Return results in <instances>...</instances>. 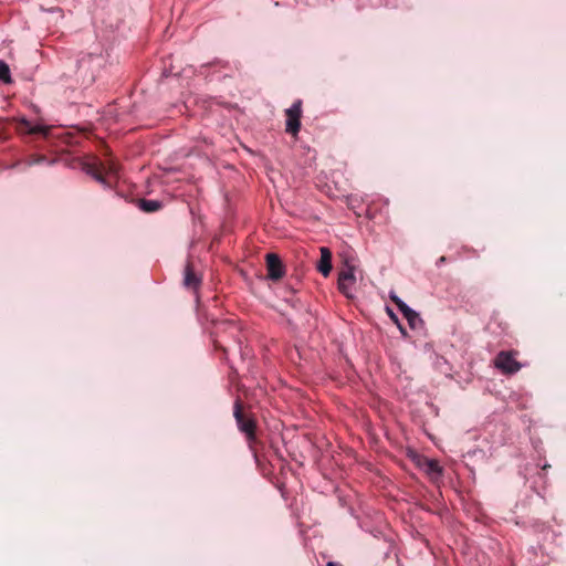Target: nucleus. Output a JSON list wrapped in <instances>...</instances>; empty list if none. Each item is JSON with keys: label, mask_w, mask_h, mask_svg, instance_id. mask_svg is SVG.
Segmentation results:
<instances>
[{"label": "nucleus", "mask_w": 566, "mask_h": 566, "mask_svg": "<svg viewBox=\"0 0 566 566\" xmlns=\"http://www.w3.org/2000/svg\"><path fill=\"white\" fill-rule=\"evenodd\" d=\"M358 268L354 258H346L338 271V290L347 298H354L357 291Z\"/></svg>", "instance_id": "f257e3e1"}, {"label": "nucleus", "mask_w": 566, "mask_h": 566, "mask_svg": "<svg viewBox=\"0 0 566 566\" xmlns=\"http://www.w3.org/2000/svg\"><path fill=\"white\" fill-rule=\"evenodd\" d=\"M515 352H500L494 359L495 368L505 375L516 374L523 365L515 359Z\"/></svg>", "instance_id": "f03ea898"}, {"label": "nucleus", "mask_w": 566, "mask_h": 566, "mask_svg": "<svg viewBox=\"0 0 566 566\" xmlns=\"http://www.w3.org/2000/svg\"><path fill=\"white\" fill-rule=\"evenodd\" d=\"M233 416L235 418L238 428L243 432L249 441L255 439V421L252 418H245L242 411V403L240 400L234 402Z\"/></svg>", "instance_id": "7ed1b4c3"}, {"label": "nucleus", "mask_w": 566, "mask_h": 566, "mask_svg": "<svg viewBox=\"0 0 566 566\" xmlns=\"http://www.w3.org/2000/svg\"><path fill=\"white\" fill-rule=\"evenodd\" d=\"M285 130L289 134L297 135L301 128L302 101H295L291 107L285 111Z\"/></svg>", "instance_id": "20e7f679"}, {"label": "nucleus", "mask_w": 566, "mask_h": 566, "mask_svg": "<svg viewBox=\"0 0 566 566\" xmlns=\"http://www.w3.org/2000/svg\"><path fill=\"white\" fill-rule=\"evenodd\" d=\"M266 269H268V277L277 281L283 277L285 271L283 263L279 255L274 253L266 254Z\"/></svg>", "instance_id": "39448f33"}, {"label": "nucleus", "mask_w": 566, "mask_h": 566, "mask_svg": "<svg viewBox=\"0 0 566 566\" xmlns=\"http://www.w3.org/2000/svg\"><path fill=\"white\" fill-rule=\"evenodd\" d=\"M321 252V259L317 263V270L322 273L325 277L329 275L332 271V252L328 248L322 247L319 249Z\"/></svg>", "instance_id": "423d86ee"}, {"label": "nucleus", "mask_w": 566, "mask_h": 566, "mask_svg": "<svg viewBox=\"0 0 566 566\" xmlns=\"http://www.w3.org/2000/svg\"><path fill=\"white\" fill-rule=\"evenodd\" d=\"M87 175L92 176L96 181L106 185L104 174H106V167L103 164H87L84 167Z\"/></svg>", "instance_id": "0eeeda50"}, {"label": "nucleus", "mask_w": 566, "mask_h": 566, "mask_svg": "<svg viewBox=\"0 0 566 566\" xmlns=\"http://www.w3.org/2000/svg\"><path fill=\"white\" fill-rule=\"evenodd\" d=\"M420 465L432 479H438L442 475V468L437 460L424 459Z\"/></svg>", "instance_id": "6e6552de"}, {"label": "nucleus", "mask_w": 566, "mask_h": 566, "mask_svg": "<svg viewBox=\"0 0 566 566\" xmlns=\"http://www.w3.org/2000/svg\"><path fill=\"white\" fill-rule=\"evenodd\" d=\"M184 284L191 289H197L200 284V279L195 274L190 264L186 266Z\"/></svg>", "instance_id": "1a4fd4ad"}, {"label": "nucleus", "mask_w": 566, "mask_h": 566, "mask_svg": "<svg viewBox=\"0 0 566 566\" xmlns=\"http://www.w3.org/2000/svg\"><path fill=\"white\" fill-rule=\"evenodd\" d=\"M138 207L145 212H155L161 207V203L158 200L140 199Z\"/></svg>", "instance_id": "9d476101"}, {"label": "nucleus", "mask_w": 566, "mask_h": 566, "mask_svg": "<svg viewBox=\"0 0 566 566\" xmlns=\"http://www.w3.org/2000/svg\"><path fill=\"white\" fill-rule=\"evenodd\" d=\"M22 123L25 125L28 133L30 134H42L48 135L50 127L44 125H31L28 120L23 119Z\"/></svg>", "instance_id": "9b49d317"}, {"label": "nucleus", "mask_w": 566, "mask_h": 566, "mask_svg": "<svg viewBox=\"0 0 566 566\" xmlns=\"http://www.w3.org/2000/svg\"><path fill=\"white\" fill-rule=\"evenodd\" d=\"M402 315L408 321L411 328H415L419 323L422 322L419 314L411 307L408 311H406Z\"/></svg>", "instance_id": "f8f14e48"}, {"label": "nucleus", "mask_w": 566, "mask_h": 566, "mask_svg": "<svg viewBox=\"0 0 566 566\" xmlns=\"http://www.w3.org/2000/svg\"><path fill=\"white\" fill-rule=\"evenodd\" d=\"M0 81H2L3 83L6 84H9L12 82L11 80V73H10V67L9 65L0 60Z\"/></svg>", "instance_id": "ddd939ff"}, {"label": "nucleus", "mask_w": 566, "mask_h": 566, "mask_svg": "<svg viewBox=\"0 0 566 566\" xmlns=\"http://www.w3.org/2000/svg\"><path fill=\"white\" fill-rule=\"evenodd\" d=\"M390 300L396 304V306L399 308V311L403 314L406 311H408L410 307L396 294H390Z\"/></svg>", "instance_id": "4468645a"}, {"label": "nucleus", "mask_w": 566, "mask_h": 566, "mask_svg": "<svg viewBox=\"0 0 566 566\" xmlns=\"http://www.w3.org/2000/svg\"><path fill=\"white\" fill-rule=\"evenodd\" d=\"M390 300L396 304V306L399 308V311L403 314L406 311H408L410 307L396 294H390Z\"/></svg>", "instance_id": "2eb2a0df"}, {"label": "nucleus", "mask_w": 566, "mask_h": 566, "mask_svg": "<svg viewBox=\"0 0 566 566\" xmlns=\"http://www.w3.org/2000/svg\"><path fill=\"white\" fill-rule=\"evenodd\" d=\"M327 566H340V565H338V564H336V563H334V562H328V563H327Z\"/></svg>", "instance_id": "dca6fc26"}, {"label": "nucleus", "mask_w": 566, "mask_h": 566, "mask_svg": "<svg viewBox=\"0 0 566 566\" xmlns=\"http://www.w3.org/2000/svg\"><path fill=\"white\" fill-rule=\"evenodd\" d=\"M108 170H109L111 172H115V169H114L113 167H108Z\"/></svg>", "instance_id": "f3484780"}, {"label": "nucleus", "mask_w": 566, "mask_h": 566, "mask_svg": "<svg viewBox=\"0 0 566 566\" xmlns=\"http://www.w3.org/2000/svg\"><path fill=\"white\" fill-rule=\"evenodd\" d=\"M446 261V258L444 256H441L440 258V262H444Z\"/></svg>", "instance_id": "a211bd4d"}]
</instances>
